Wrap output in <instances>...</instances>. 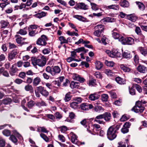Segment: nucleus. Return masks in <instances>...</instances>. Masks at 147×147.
I'll return each mask as SVG.
<instances>
[{"label":"nucleus","mask_w":147,"mask_h":147,"mask_svg":"<svg viewBox=\"0 0 147 147\" xmlns=\"http://www.w3.org/2000/svg\"><path fill=\"white\" fill-rule=\"evenodd\" d=\"M60 131L61 132L64 133L67 130V127L65 126H63L59 127Z\"/></svg>","instance_id":"obj_54"},{"label":"nucleus","mask_w":147,"mask_h":147,"mask_svg":"<svg viewBox=\"0 0 147 147\" xmlns=\"http://www.w3.org/2000/svg\"><path fill=\"white\" fill-rule=\"evenodd\" d=\"M79 83L77 82L72 81L70 84V86L72 88H78L79 87Z\"/></svg>","instance_id":"obj_27"},{"label":"nucleus","mask_w":147,"mask_h":147,"mask_svg":"<svg viewBox=\"0 0 147 147\" xmlns=\"http://www.w3.org/2000/svg\"><path fill=\"white\" fill-rule=\"evenodd\" d=\"M80 123L85 127L87 129V130L89 132H90L91 131L90 129V127L88 123L87 122L86 119H84L80 122Z\"/></svg>","instance_id":"obj_13"},{"label":"nucleus","mask_w":147,"mask_h":147,"mask_svg":"<svg viewBox=\"0 0 147 147\" xmlns=\"http://www.w3.org/2000/svg\"><path fill=\"white\" fill-rule=\"evenodd\" d=\"M103 118L106 121H109L111 118V115L110 113L106 112L102 114Z\"/></svg>","instance_id":"obj_15"},{"label":"nucleus","mask_w":147,"mask_h":147,"mask_svg":"<svg viewBox=\"0 0 147 147\" xmlns=\"http://www.w3.org/2000/svg\"><path fill=\"white\" fill-rule=\"evenodd\" d=\"M37 131L46 133H48L49 132V131L44 127H38L37 128Z\"/></svg>","instance_id":"obj_23"},{"label":"nucleus","mask_w":147,"mask_h":147,"mask_svg":"<svg viewBox=\"0 0 147 147\" xmlns=\"http://www.w3.org/2000/svg\"><path fill=\"white\" fill-rule=\"evenodd\" d=\"M136 3L139 8L141 10H143L145 9V7L143 3L140 2H136Z\"/></svg>","instance_id":"obj_38"},{"label":"nucleus","mask_w":147,"mask_h":147,"mask_svg":"<svg viewBox=\"0 0 147 147\" xmlns=\"http://www.w3.org/2000/svg\"><path fill=\"white\" fill-rule=\"evenodd\" d=\"M50 51L51 50L50 49L45 48L42 51V52L44 54H49Z\"/></svg>","instance_id":"obj_59"},{"label":"nucleus","mask_w":147,"mask_h":147,"mask_svg":"<svg viewBox=\"0 0 147 147\" xmlns=\"http://www.w3.org/2000/svg\"><path fill=\"white\" fill-rule=\"evenodd\" d=\"M96 68L98 70L100 69L103 66L102 63L99 61H96L95 63Z\"/></svg>","instance_id":"obj_35"},{"label":"nucleus","mask_w":147,"mask_h":147,"mask_svg":"<svg viewBox=\"0 0 147 147\" xmlns=\"http://www.w3.org/2000/svg\"><path fill=\"white\" fill-rule=\"evenodd\" d=\"M38 26L36 25H31L28 27V29L30 30H36L38 28Z\"/></svg>","instance_id":"obj_60"},{"label":"nucleus","mask_w":147,"mask_h":147,"mask_svg":"<svg viewBox=\"0 0 147 147\" xmlns=\"http://www.w3.org/2000/svg\"><path fill=\"white\" fill-rule=\"evenodd\" d=\"M46 71L50 73L52 76H54L59 73L61 71L60 67L58 66H55L51 67L48 66L45 69Z\"/></svg>","instance_id":"obj_2"},{"label":"nucleus","mask_w":147,"mask_h":147,"mask_svg":"<svg viewBox=\"0 0 147 147\" xmlns=\"http://www.w3.org/2000/svg\"><path fill=\"white\" fill-rule=\"evenodd\" d=\"M134 87L132 86L129 89V93L132 95H134L136 94L135 90L133 88Z\"/></svg>","instance_id":"obj_62"},{"label":"nucleus","mask_w":147,"mask_h":147,"mask_svg":"<svg viewBox=\"0 0 147 147\" xmlns=\"http://www.w3.org/2000/svg\"><path fill=\"white\" fill-rule=\"evenodd\" d=\"M116 130L114 129L113 126L110 127L108 129L107 136L108 138L110 140H113L117 136Z\"/></svg>","instance_id":"obj_3"},{"label":"nucleus","mask_w":147,"mask_h":147,"mask_svg":"<svg viewBox=\"0 0 147 147\" xmlns=\"http://www.w3.org/2000/svg\"><path fill=\"white\" fill-rule=\"evenodd\" d=\"M5 144V141L2 138L0 139V147H4Z\"/></svg>","instance_id":"obj_58"},{"label":"nucleus","mask_w":147,"mask_h":147,"mask_svg":"<svg viewBox=\"0 0 147 147\" xmlns=\"http://www.w3.org/2000/svg\"><path fill=\"white\" fill-rule=\"evenodd\" d=\"M80 108L83 110H88L87 103H82L80 105Z\"/></svg>","instance_id":"obj_45"},{"label":"nucleus","mask_w":147,"mask_h":147,"mask_svg":"<svg viewBox=\"0 0 147 147\" xmlns=\"http://www.w3.org/2000/svg\"><path fill=\"white\" fill-rule=\"evenodd\" d=\"M94 111L96 112H103L104 109L101 106H96L94 109Z\"/></svg>","instance_id":"obj_33"},{"label":"nucleus","mask_w":147,"mask_h":147,"mask_svg":"<svg viewBox=\"0 0 147 147\" xmlns=\"http://www.w3.org/2000/svg\"><path fill=\"white\" fill-rule=\"evenodd\" d=\"M55 117L56 119H61L62 117V114L60 113L59 112H57L55 114Z\"/></svg>","instance_id":"obj_53"},{"label":"nucleus","mask_w":147,"mask_h":147,"mask_svg":"<svg viewBox=\"0 0 147 147\" xmlns=\"http://www.w3.org/2000/svg\"><path fill=\"white\" fill-rule=\"evenodd\" d=\"M47 40V36L43 35L37 40L36 44L39 45L44 46L47 44L46 42Z\"/></svg>","instance_id":"obj_8"},{"label":"nucleus","mask_w":147,"mask_h":147,"mask_svg":"<svg viewBox=\"0 0 147 147\" xmlns=\"http://www.w3.org/2000/svg\"><path fill=\"white\" fill-rule=\"evenodd\" d=\"M18 70L16 65L13 64L12 65L11 67L10 68L9 72L11 76H13L17 73Z\"/></svg>","instance_id":"obj_11"},{"label":"nucleus","mask_w":147,"mask_h":147,"mask_svg":"<svg viewBox=\"0 0 147 147\" xmlns=\"http://www.w3.org/2000/svg\"><path fill=\"white\" fill-rule=\"evenodd\" d=\"M106 8L108 9H113L115 10H118L119 9V6L118 5L112 4L107 6Z\"/></svg>","instance_id":"obj_18"},{"label":"nucleus","mask_w":147,"mask_h":147,"mask_svg":"<svg viewBox=\"0 0 147 147\" xmlns=\"http://www.w3.org/2000/svg\"><path fill=\"white\" fill-rule=\"evenodd\" d=\"M115 80L117 83L120 84H125V80L119 77H116Z\"/></svg>","instance_id":"obj_22"},{"label":"nucleus","mask_w":147,"mask_h":147,"mask_svg":"<svg viewBox=\"0 0 147 147\" xmlns=\"http://www.w3.org/2000/svg\"><path fill=\"white\" fill-rule=\"evenodd\" d=\"M9 139L14 143H16L17 141V139L16 137L13 135H11L9 138Z\"/></svg>","instance_id":"obj_56"},{"label":"nucleus","mask_w":147,"mask_h":147,"mask_svg":"<svg viewBox=\"0 0 147 147\" xmlns=\"http://www.w3.org/2000/svg\"><path fill=\"white\" fill-rule=\"evenodd\" d=\"M119 41L123 45H132L134 43V39L130 37L124 38L123 36H121Z\"/></svg>","instance_id":"obj_7"},{"label":"nucleus","mask_w":147,"mask_h":147,"mask_svg":"<svg viewBox=\"0 0 147 147\" xmlns=\"http://www.w3.org/2000/svg\"><path fill=\"white\" fill-rule=\"evenodd\" d=\"M11 101V99L10 98H7L3 100L2 103L6 105Z\"/></svg>","instance_id":"obj_63"},{"label":"nucleus","mask_w":147,"mask_h":147,"mask_svg":"<svg viewBox=\"0 0 147 147\" xmlns=\"http://www.w3.org/2000/svg\"><path fill=\"white\" fill-rule=\"evenodd\" d=\"M40 58L32 60V63L34 66L37 65L39 66L43 67L46 64V58L43 56H40Z\"/></svg>","instance_id":"obj_1"},{"label":"nucleus","mask_w":147,"mask_h":147,"mask_svg":"<svg viewBox=\"0 0 147 147\" xmlns=\"http://www.w3.org/2000/svg\"><path fill=\"white\" fill-rule=\"evenodd\" d=\"M46 14L47 13L42 11L40 13L36 14L34 15V16L36 18H40L43 17L45 16H46Z\"/></svg>","instance_id":"obj_31"},{"label":"nucleus","mask_w":147,"mask_h":147,"mask_svg":"<svg viewBox=\"0 0 147 147\" xmlns=\"http://www.w3.org/2000/svg\"><path fill=\"white\" fill-rule=\"evenodd\" d=\"M112 36L115 39H118L119 41L121 36H122L121 35L120 36L118 33L115 32L113 33Z\"/></svg>","instance_id":"obj_40"},{"label":"nucleus","mask_w":147,"mask_h":147,"mask_svg":"<svg viewBox=\"0 0 147 147\" xmlns=\"http://www.w3.org/2000/svg\"><path fill=\"white\" fill-rule=\"evenodd\" d=\"M73 17L80 21H84L86 20L82 16L78 15H74L73 16Z\"/></svg>","instance_id":"obj_41"},{"label":"nucleus","mask_w":147,"mask_h":147,"mask_svg":"<svg viewBox=\"0 0 147 147\" xmlns=\"http://www.w3.org/2000/svg\"><path fill=\"white\" fill-rule=\"evenodd\" d=\"M9 24V23L4 20H1L0 22L1 28H5Z\"/></svg>","instance_id":"obj_30"},{"label":"nucleus","mask_w":147,"mask_h":147,"mask_svg":"<svg viewBox=\"0 0 147 147\" xmlns=\"http://www.w3.org/2000/svg\"><path fill=\"white\" fill-rule=\"evenodd\" d=\"M119 4L121 6L124 7H127L129 6V3L128 1L126 0L121 1Z\"/></svg>","instance_id":"obj_25"},{"label":"nucleus","mask_w":147,"mask_h":147,"mask_svg":"<svg viewBox=\"0 0 147 147\" xmlns=\"http://www.w3.org/2000/svg\"><path fill=\"white\" fill-rule=\"evenodd\" d=\"M90 4L91 6V8L92 10L96 11L98 9L99 7L96 4L94 3H91Z\"/></svg>","instance_id":"obj_48"},{"label":"nucleus","mask_w":147,"mask_h":147,"mask_svg":"<svg viewBox=\"0 0 147 147\" xmlns=\"http://www.w3.org/2000/svg\"><path fill=\"white\" fill-rule=\"evenodd\" d=\"M105 52L108 55L111 57H119L121 56V54L120 52L118 51L117 49H113L111 51L107 50L105 51Z\"/></svg>","instance_id":"obj_6"},{"label":"nucleus","mask_w":147,"mask_h":147,"mask_svg":"<svg viewBox=\"0 0 147 147\" xmlns=\"http://www.w3.org/2000/svg\"><path fill=\"white\" fill-rule=\"evenodd\" d=\"M120 67L121 70L125 72H129L131 70L130 68L124 64H120Z\"/></svg>","instance_id":"obj_21"},{"label":"nucleus","mask_w":147,"mask_h":147,"mask_svg":"<svg viewBox=\"0 0 147 147\" xmlns=\"http://www.w3.org/2000/svg\"><path fill=\"white\" fill-rule=\"evenodd\" d=\"M108 96L107 94H103L101 95V100L102 101L104 102H106L107 101Z\"/></svg>","instance_id":"obj_49"},{"label":"nucleus","mask_w":147,"mask_h":147,"mask_svg":"<svg viewBox=\"0 0 147 147\" xmlns=\"http://www.w3.org/2000/svg\"><path fill=\"white\" fill-rule=\"evenodd\" d=\"M92 126L93 128V131L96 134L98 133V131L99 130V129L100 128V126L98 124H94L92 125Z\"/></svg>","instance_id":"obj_16"},{"label":"nucleus","mask_w":147,"mask_h":147,"mask_svg":"<svg viewBox=\"0 0 147 147\" xmlns=\"http://www.w3.org/2000/svg\"><path fill=\"white\" fill-rule=\"evenodd\" d=\"M71 93L70 92L67 93L65 95L64 98V100L66 102H68L71 99Z\"/></svg>","instance_id":"obj_34"},{"label":"nucleus","mask_w":147,"mask_h":147,"mask_svg":"<svg viewBox=\"0 0 147 147\" xmlns=\"http://www.w3.org/2000/svg\"><path fill=\"white\" fill-rule=\"evenodd\" d=\"M3 134L6 136H8L10 135L11 132L9 130L7 129H5L3 131Z\"/></svg>","instance_id":"obj_50"},{"label":"nucleus","mask_w":147,"mask_h":147,"mask_svg":"<svg viewBox=\"0 0 147 147\" xmlns=\"http://www.w3.org/2000/svg\"><path fill=\"white\" fill-rule=\"evenodd\" d=\"M17 54V52L16 50H13L9 53L8 57L11 60L13 59L15 57Z\"/></svg>","instance_id":"obj_26"},{"label":"nucleus","mask_w":147,"mask_h":147,"mask_svg":"<svg viewBox=\"0 0 147 147\" xmlns=\"http://www.w3.org/2000/svg\"><path fill=\"white\" fill-rule=\"evenodd\" d=\"M40 136L46 142H49V138L45 134L43 133H41L40 134Z\"/></svg>","instance_id":"obj_44"},{"label":"nucleus","mask_w":147,"mask_h":147,"mask_svg":"<svg viewBox=\"0 0 147 147\" xmlns=\"http://www.w3.org/2000/svg\"><path fill=\"white\" fill-rule=\"evenodd\" d=\"M74 100L76 101V102L78 104L81 102L82 100V99L80 97H76L74 98Z\"/></svg>","instance_id":"obj_52"},{"label":"nucleus","mask_w":147,"mask_h":147,"mask_svg":"<svg viewBox=\"0 0 147 147\" xmlns=\"http://www.w3.org/2000/svg\"><path fill=\"white\" fill-rule=\"evenodd\" d=\"M78 104L76 102H73L70 103V105L72 108L74 109H76L78 108Z\"/></svg>","instance_id":"obj_43"},{"label":"nucleus","mask_w":147,"mask_h":147,"mask_svg":"<svg viewBox=\"0 0 147 147\" xmlns=\"http://www.w3.org/2000/svg\"><path fill=\"white\" fill-rule=\"evenodd\" d=\"M145 108L142 106L141 102L137 101L135 105L131 109V110L136 113H141L143 112Z\"/></svg>","instance_id":"obj_5"},{"label":"nucleus","mask_w":147,"mask_h":147,"mask_svg":"<svg viewBox=\"0 0 147 147\" xmlns=\"http://www.w3.org/2000/svg\"><path fill=\"white\" fill-rule=\"evenodd\" d=\"M105 64L107 66L109 67H113L115 65V63L112 61H108L106 60L105 62Z\"/></svg>","instance_id":"obj_42"},{"label":"nucleus","mask_w":147,"mask_h":147,"mask_svg":"<svg viewBox=\"0 0 147 147\" xmlns=\"http://www.w3.org/2000/svg\"><path fill=\"white\" fill-rule=\"evenodd\" d=\"M75 8L76 9H80L86 10L88 9V6L84 3H80L76 5Z\"/></svg>","instance_id":"obj_9"},{"label":"nucleus","mask_w":147,"mask_h":147,"mask_svg":"<svg viewBox=\"0 0 147 147\" xmlns=\"http://www.w3.org/2000/svg\"><path fill=\"white\" fill-rule=\"evenodd\" d=\"M75 51L78 53L83 51H84L85 53H86L87 51H88V50L87 51L85 50V48L84 47H81L75 49Z\"/></svg>","instance_id":"obj_51"},{"label":"nucleus","mask_w":147,"mask_h":147,"mask_svg":"<svg viewBox=\"0 0 147 147\" xmlns=\"http://www.w3.org/2000/svg\"><path fill=\"white\" fill-rule=\"evenodd\" d=\"M138 49L142 55L145 57L147 56V49L146 48L140 47Z\"/></svg>","instance_id":"obj_19"},{"label":"nucleus","mask_w":147,"mask_h":147,"mask_svg":"<svg viewBox=\"0 0 147 147\" xmlns=\"http://www.w3.org/2000/svg\"><path fill=\"white\" fill-rule=\"evenodd\" d=\"M96 81L95 79H92L89 81V84L90 85L94 86L96 84Z\"/></svg>","instance_id":"obj_57"},{"label":"nucleus","mask_w":147,"mask_h":147,"mask_svg":"<svg viewBox=\"0 0 147 147\" xmlns=\"http://www.w3.org/2000/svg\"><path fill=\"white\" fill-rule=\"evenodd\" d=\"M59 40L61 41L60 44H62L63 43H67V40H66L63 36H60L59 37Z\"/></svg>","instance_id":"obj_39"},{"label":"nucleus","mask_w":147,"mask_h":147,"mask_svg":"<svg viewBox=\"0 0 147 147\" xmlns=\"http://www.w3.org/2000/svg\"><path fill=\"white\" fill-rule=\"evenodd\" d=\"M72 78L74 80L79 81L81 83L84 82L85 80L84 78H81L79 75L76 74L73 75Z\"/></svg>","instance_id":"obj_14"},{"label":"nucleus","mask_w":147,"mask_h":147,"mask_svg":"<svg viewBox=\"0 0 147 147\" xmlns=\"http://www.w3.org/2000/svg\"><path fill=\"white\" fill-rule=\"evenodd\" d=\"M67 33L68 35L70 36L75 35L76 36H78V34L77 33L75 32H71L70 31H67Z\"/></svg>","instance_id":"obj_61"},{"label":"nucleus","mask_w":147,"mask_h":147,"mask_svg":"<svg viewBox=\"0 0 147 147\" xmlns=\"http://www.w3.org/2000/svg\"><path fill=\"white\" fill-rule=\"evenodd\" d=\"M77 138L75 134H74L72 135L71 136V141L73 143L76 144V141L77 140Z\"/></svg>","instance_id":"obj_46"},{"label":"nucleus","mask_w":147,"mask_h":147,"mask_svg":"<svg viewBox=\"0 0 147 147\" xmlns=\"http://www.w3.org/2000/svg\"><path fill=\"white\" fill-rule=\"evenodd\" d=\"M103 118L102 114L98 115L96 116L94 119V122H96L99 124H104L105 122L101 119Z\"/></svg>","instance_id":"obj_10"},{"label":"nucleus","mask_w":147,"mask_h":147,"mask_svg":"<svg viewBox=\"0 0 147 147\" xmlns=\"http://www.w3.org/2000/svg\"><path fill=\"white\" fill-rule=\"evenodd\" d=\"M88 98L90 100L94 101L99 98V96L96 93H95L90 94L89 95Z\"/></svg>","instance_id":"obj_17"},{"label":"nucleus","mask_w":147,"mask_h":147,"mask_svg":"<svg viewBox=\"0 0 147 147\" xmlns=\"http://www.w3.org/2000/svg\"><path fill=\"white\" fill-rule=\"evenodd\" d=\"M16 41L18 44H23V41L22 40V37L19 35H16L15 36Z\"/></svg>","instance_id":"obj_29"},{"label":"nucleus","mask_w":147,"mask_h":147,"mask_svg":"<svg viewBox=\"0 0 147 147\" xmlns=\"http://www.w3.org/2000/svg\"><path fill=\"white\" fill-rule=\"evenodd\" d=\"M104 26L102 24L98 25L95 26V31L94 32V36L98 37L102 36L103 34Z\"/></svg>","instance_id":"obj_4"},{"label":"nucleus","mask_w":147,"mask_h":147,"mask_svg":"<svg viewBox=\"0 0 147 147\" xmlns=\"http://www.w3.org/2000/svg\"><path fill=\"white\" fill-rule=\"evenodd\" d=\"M24 88L26 91H30L31 92H33V88L31 85H27L25 86Z\"/></svg>","instance_id":"obj_37"},{"label":"nucleus","mask_w":147,"mask_h":147,"mask_svg":"<svg viewBox=\"0 0 147 147\" xmlns=\"http://www.w3.org/2000/svg\"><path fill=\"white\" fill-rule=\"evenodd\" d=\"M137 90L140 93L142 92V89L141 87L138 84H136L135 86Z\"/></svg>","instance_id":"obj_64"},{"label":"nucleus","mask_w":147,"mask_h":147,"mask_svg":"<svg viewBox=\"0 0 147 147\" xmlns=\"http://www.w3.org/2000/svg\"><path fill=\"white\" fill-rule=\"evenodd\" d=\"M94 76L97 78L101 79L102 78L101 74L98 71L96 72L94 74Z\"/></svg>","instance_id":"obj_55"},{"label":"nucleus","mask_w":147,"mask_h":147,"mask_svg":"<svg viewBox=\"0 0 147 147\" xmlns=\"http://www.w3.org/2000/svg\"><path fill=\"white\" fill-rule=\"evenodd\" d=\"M105 73L108 76H113L114 75V73L109 69H106L105 71Z\"/></svg>","instance_id":"obj_47"},{"label":"nucleus","mask_w":147,"mask_h":147,"mask_svg":"<svg viewBox=\"0 0 147 147\" xmlns=\"http://www.w3.org/2000/svg\"><path fill=\"white\" fill-rule=\"evenodd\" d=\"M41 79L40 77H37L34 78L33 82V84L34 86H36L38 85L41 82Z\"/></svg>","instance_id":"obj_24"},{"label":"nucleus","mask_w":147,"mask_h":147,"mask_svg":"<svg viewBox=\"0 0 147 147\" xmlns=\"http://www.w3.org/2000/svg\"><path fill=\"white\" fill-rule=\"evenodd\" d=\"M122 55L124 58L128 59L131 58L132 57L130 53L125 52H124L123 53Z\"/></svg>","instance_id":"obj_36"},{"label":"nucleus","mask_w":147,"mask_h":147,"mask_svg":"<svg viewBox=\"0 0 147 147\" xmlns=\"http://www.w3.org/2000/svg\"><path fill=\"white\" fill-rule=\"evenodd\" d=\"M28 35L30 36H34L38 33V31L36 30H30L28 29Z\"/></svg>","instance_id":"obj_28"},{"label":"nucleus","mask_w":147,"mask_h":147,"mask_svg":"<svg viewBox=\"0 0 147 147\" xmlns=\"http://www.w3.org/2000/svg\"><path fill=\"white\" fill-rule=\"evenodd\" d=\"M137 69L140 73H145L147 72V68L144 65H139L137 67Z\"/></svg>","instance_id":"obj_12"},{"label":"nucleus","mask_w":147,"mask_h":147,"mask_svg":"<svg viewBox=\"0 0 147 147\" xmlns=\"http://www.w3.org/2000/svg\"><path fill=\"white\" fill-rule=\"evenodd\" d=\"M127 17L128 20L133 22L136 21L137 19V17L134 14L128 15Z\"/></svg>","instance_id":"obj_20"},{"label":"nucleus","mask_w":147,"mask_h":147,"mask_svg":"<svg viewBox=\"0 0 147 147\" xmlns=\"http://www.w3.org/2000/svg\"><path fill=\"white\" fill-rule=\"evenodd\" d=\"M27 33L26 28L20 29L18 32H17V34H20L22 35H25L27 34Z\"/></svg>","instance_id":"obj_32"}]
</instances>
